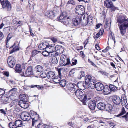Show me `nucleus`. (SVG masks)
I'll list each match as a JSON object with an SVG mask.
<instances>
[{
  "label": "nucleus",
  "mask_w": 128,
  "mask_h": 128,
  "mask_svg": "<svg viewBox=\"0 0 128 128\" xmlns=\"http://www.w3.org/2000/svg\"><path fill=\"white\" fill-rule=\"evenodd\" d=\"M126 16L120 15L117 18V22L122 35H124L126 32V30L128 28V18Z\"/></svg>",
  "instance_id": "1"
},
{
  "label": "nucleus",
  "mask_w": 128,
  "mask_h": 128,
  "mask_svg": "<svg viewBox=\"0 0 128 128\" xmlns=\"http://www.w3.org/2000/svg\"><path fill=\"white\" fill-rule=\"evenodd\" d=\"M90 92L88 90L86 94H84L83 92L79 90H77L75 92V94L76 96L82 102L84 105H86L87 97L89 96L88 93H90Z\"/></svg>",
  "instance_id": "2"
},
{
  "label": "nucleus",
  "mask_w": 128,
  "mask_h": 128,
  "mask_svg": "<svg viewBox=\"0 0 128 128\" xmlns=\"http://www.w3.org/2000/svg\"><path fill=\"white\" fill-rule=\"evenodd\" d=\"M58 20L62 23L65 25H70V20L68 16H64L63 15V13L58 19Z\"/></svg>",
  "instance_id": "3"
},
{
  "label": "nucleus",
  "mask_w": 128,
  "mask_h": 128,
  "mask_svg": "<svg viewBox=\"0 0 128 128\" xmlns=\"http://www.w3.org/2000/svg\"><path fill=\"white\" fill-rule=\"evenodd\" d=\"M60 62V66H62L70 64V59L68 58H66V56L64 54L61 56Z\"/></svg>",
  "instance_id": "4"
},
{
  "label": "nucleus",
  "mask_w": 128,
  "mask_h": 128,
  "mask_svg": "<svg viewBox=\"0 0 128 128\" xmlns=\"http://www.w3.org/2000/svg\"><path fill=\"white\" fill-rule=\"evenodd\" d=\"M81 18L80 16H76L72 19V22L70 26L72 28H74L75 26H78L81 22Z\"/></svg>",
  "instance_id": "5"
},
{
  "label": "nucleus",
  "mask_w": 128,
  "mask_h": 128,
  "mask_svg": "<svg viewBox=\"0 0 128 128\" xmlns=\"http://www.w3.org/2000/svg\"><path fill=\"white\" fill-rule=\"evenodd\" d=\"M104 4L107 8H110L112 11H114L118 8L114 6L113 3L110 0H106L104 2Z\"/></svg>",
  "instance_id": "6"
},
{
  "label": "nucleus",
  "mask_w": 128,
  "mask_h": 128,
  "mask_svg": "<svg viewBox=\"0 0 128 128\" xmlns=\"http://www.w3.org/2000/svg\"><path fill=\"white\" fill-rule=\"evenodd\" d=\"M30 113L31 116V118L32 120V126H34L35 124L37 122L39 118V115L36 112L32 110H30Z\"/></svg>",
  "instance_id": "7"
},
{
  "label": "nucleus",
  "mask_w": 128,
  "mask_h": 128,
  "mask_svg": "<svg viewBox=\"0 0 128 128\" xmlns=\"http://www.w3.org/2000/svg\"><path fill=\"white\" fill-rule=\"evenodd\" d=\"M55 50L54 44L48 45L46 50L49 53V56H51L52 55H54V54L57 53L56 51H55Z\"/></svg>",
  "instance_id": "8"
},
{
  "label": "nucleus",
  "mask_w": 128,
  "mask_h": 128,
  "mask_svg": "<svg viewBox=\"0 0 128 128\" xmlns=\"http://www.w3.org/2000/svg\"><path fill=\"white\" fill-rule=\"evenodd\" d=\"M83 17V22L85 26L88 24L90 26L92 24V17L90 16H88L86 18L84 16H82Z\"/></svg>",
  "instance_id": "9"
},
{
  "label": "nucleus",
  "mask_w": 128,
  "mask_h": 128,
  "mask_svg": "<svg viewBox=\"0 0 128 128\" xmlns=\"http://www.w3.org/2000/svg\"><path fill=\"white\" fill-rule=\"evenodd\" d=\"M17 90V88H12L9 91V93L11 94L10 98L12 101H14L15 100L16 96H15L16 94Z\"/></svg>",
  "instance_id": "10"
},
{
  "label": "nucleus",
  "mask_w": 128,
  "mask_h": 128,
  "mask_svg": "<svg viewBox=\"0 0 128 128\" xmlns=\"http://www.w3.org/2000/svg\"><path fill=\"white\" fill-rule=\"evenodd\" d=\"M23 74H22V76L25 77L28 76L30 75H32L33 74V72L32 67L30 66L28 67L24 73L23 72Z\"/></svg>",
  "instance_id": "11"
},
{
  "label": "nucleus",
  "mask_w": 128,
  "mask_h": 128,
  "mask_svg": "<svg viewBox=\"0 0 128 128\" xmlns=\"http://www.w3.org/2000/svg\"><path fill=\"white\" fill-rule=\"evenodd\" d=\"M76 12L80 15L83 14L85 12L84 7L82 5L77 6L76 8Z\"/></svg>",
  "instance_id": "12"
},
{
  "label": "nucleus",
  "mask_w": 128,
  "mask_h": 128,
  "mask_svg": "<svg viewBox=\"0 0 128 128\" xmlns=\"http://www.w3.org/2000/svg\"><path fill=\"white\" fill-rule=\"evenodd\" d=\"M16 60L14 57L10 56L8 60V64L9 66L13 68L15 64Z\"/></svg>",
  "instance_id": "13"
},
{
  "label": "nucleus",
  "mask_w": 128,
  "mask_h": 128,
  "mask_svg": "<svg viewBox=\"0 0 128 128\" xmlns=\"http://www.w3.org/2000/svg\"><path fill=\"white\" fill-rule=\"evenodd\" d=\"M21 118L22 119L25 121L29 120L31 118V116L26 112H24L21 114Z\"/></svg>",
  "instance_id": "14"
},
{
  "label": "nucleus",
  "mask_w": 128,
  "mask_h": 128,
  "mask_svg": "<svg viewBox=\"0 0 128 128\" xmlns=\"http://www.w3.org/2000/svg\"><path fill=\"white\" fill-rule=\"evenodd\" d=\"M12 48V49L10 51V54L16 52L19 50L18 46L17 45V43L15 42L13 45L10 47V48Z\"/></svg>",
  "instance_id": "15"
},
{
  "label": "nucleus",
  "mask_w": 128,
  "mask_h": 128,
  "mask_svg": "<svg viewBox=\"0 0 128 128\" xmlns=\"http://www.w3.org/2000/svg\"><path fill=\"white\" fill-rule=\"evenodd\" d=\"M87 84L84 83V82H79L77 84L78 87L82 90H84L87 88L88 86Z\"/></svg>",
  "instance_id": "16"
},
{
  "label": "nucleus",
  "mask_w": 128,
  "mask_h": 128,
  "mask_svg": "<svg viewBox=\"0 0 128 128\" xmlns=\"http://www.w3.org/2000/svg\"><path fill=\"white\" fill-rule=\"evenodd\" d=\"M96 81L94 79H93V80L90 81L88 84H88L87 86L89 88L92 89L95 87V86H96Z\"/></svg>",
  "instance_id": "17"
},
{
  "label": "nucleus",
  "mask_w": 128,
  "mask_h": 128,
  "mask_svg": "<svg viewBox=\"0 0 128 128\" xmlns=\"http://www.w3.org/2000/svg\"><path fill=\"white\" fill-rule=\"evenodd\" d=\"M96 103L94 100L90 101L88 104V107L91 110H94L96 106Z\"/></svg>",
  "instance_id": "18"
},
{
  "label": "nucleus",
  "mask_w": 128,
  "mask_h": 128,
  "mask_svg": "<svg viewBox=\"0 0 128 128\" xmlns=\"http://www.w3.org/2000/svg\"><path fill=\"white\" fill-rule=\"evenodd\" d=\"M95 87L96 90L100 91H102L104 88V85L100 82H97L96 84Z\"/></svg>",
  "instance_id": "19"
},
{
  "label": "nucleus",
  "mask_w": 128,
  "mask_h": 128,
  "mask_svg": "<svg viewBox=\"0 0 128 128\" xmlns=\"http://www.w3.org/2000/svg\"><path fill=\"white\" fill-rule=\"evenodd\" d=\"M58 54L57 53L54 54V55H52L51 56H49L51 58L50 60L54 64H56L58 62L57 58L56 57V56H58Z\"/></svg>",
  "instance_id": "20"
},
{
  "label": "nucleus",
  "mask_w": 128,
  "mask_h": 128,
  "mask_svg": "<svg viewBox=\"0 0 128 128\" xmlns=\"http://www.w3.org/2000/svg\"><path fill=\"white\" fill-rule=\"evenodd\" d=\"M48 43L47 42L42 43L40 44L38 46V48L41 50H43L44 49H47Z\"/></svg>",
  "instance_id": "21"
},
{
  "label": "nucleus",
  "mask_w": 128,
  "mask_h": 128,
  "mask_svg": "<svg viewBox=\"0 0 128 128\" xmlns=\"http://www.w3.org/2000/svg\"><path fill=\"white\" fill-rule=\"evenodd\" d=\"M26 102L20 101L18 102V104L21 108H26L28 107V104L26 103Z\"/></svg>",
  "instance_id": "22"
},
{
  "label": "nucleus",
  "mask_w": 128,
  "mask_h": 128,
  "mask_svg": "<svg viewBox=\"0 0 128 128\" xmlns=\"http://www.w3.org/2000/svg\"><path fill=\"white\" fill-rule=\"evenodd\" d=\"M112 101L114 104H118L120 103L121 100L119 97L115 96L113 98Z\"/></svg>",
  "instance_id": "23"
},
{
  "label": "nucleus",
  "mask_w": 128,
  "mask_h": 128,
  "mask_svg": "<svg viewBox=\"0 0 128 128\" xmlns=\"http://www.w3.org/2000/svg\"><path fill=\"white\" fill-rule=\"evenodd\" d=\"M97 107L99 109L103 110L105 108L106 104L103 102H101L98 103L97 104Z\"/></svg>",
  "instance_id": "24"
},
{
  "label": "nucleus",
  "mask_w": 128,
  "mask_h": 128,
  "mask_svg": "<svg viewBox=\"0 0 128 128\" xmlns=\"http://www.w3.org/2000/svg\"><path fill=\"white\" fill-rule=\"evenodd\" d=\"M55 74L52 71H49L47 72V78L49 79H53L55 77Z\"/></svg>",
  "instance_id": "25"
},
{
  "label": "nucleus",
  "mask_w": 128,
  "mask_h": 128,
  "mask_svg": "<svg viewBox=\"0 0 128 128\" xmlns=\"http://www.w3.org/2000/svg\"><path fill=\"white\" fill-rule=\"evenodd\" d=\"M5 5L4 8L7 10H10L12 8V6L8 0H6L5 2Z\"/></svg>",
  "instance_id": "26"
},
{
  "label": "nucleus",
  "mask_w": 128,
  "mask_h": 128,
  "mask_svg": "<svg viewBox=\"0 0 128 128\" xmlns=\"http://www.w3.org/2000/svg\"><path fill=\"white\" fill-rule=\"evenodd\" d=\"M15 126L16 127H20L22 126L23 124L22 120H16L14 122Z\"/></svg>",
  "instance_id": "27"
},
{
  "label": "nucleus",
  "mask_w": 128,
  "mask_h": 128,
  "mask_svg": "<svg viewBox=\"0 0 128 128\" xmlns=\"http://www.w3.org/2000/svg\"><path fill=\"white\" fill-rule=\"evenodd\" d=\"M104 92V94H108L110 92V86H104V88L102 90Z\"/></svg>",
  "instance_id": "28"
},
{
  "label": "nucleus",
  "mask_w": 128,
  "mask_h": 128,
  "mask_svg": "<svg viewBox=\"0 0 128 128\" xmlns=\"http://www.w3.org/2000/svg\"><path fill=\"white\" fill-rule=\"evenodd\" d=\"M20 101L24 102H27L28 100L27 97L26 95L23 94H21L20 95Z\"/></svg>",
  "instance_id": "29"
},
{
  "label": "nucleus",
  "mask_w": 128,
  "mask_h": 128,
  "mask_svg": "<svg viewBox=\"0 0 128 128\" xmlns=\"http://www.w3.org/2000/svg\"><path fill=\"white\" fill-rule=\"evenodd\" d=\"M120 102L122 106H126L127 103V99L126 97L124 96H122L120 98Z\"/></svg>",
  "instance_id": "30"
},
{
  "label": "nucleus",
  "mask_w": 128,
  "mask_h": 128,
  "mask_svg": "<svg viewBox=\"0 0 128 128\" xmlns=\"http://www.w3.org/2000/svg\"><path fill=\"white\" fill-rule=\"evenodd\" d=\"M21 66L19 64H17L15 66L14 69L15 71L18 73H20L22 69Z\"/></svg>",
  "instance_id": "31"
},
{
  "label": "nucleus",
  "mask_w": 128,
  "mask_h": 128,
  "mask_svg": "<svg viewBox=\"0 0 128 128\" xmlns=\"http://www.w3.org/2000/svg\"><path fill=\"white\" fill-rule=\"evenodd\" d=\"M47 15L50 18H53L54 16V14L52 11H48L47 12Z\"/></svg>",
  "instance_id": "32"
},
{
  "label": "nucleus",
  "mask_w": 128,
  "mask_h": 128,
  "mask_svg": "<svg viewBox=\"0 0 128 128\" xmlns=\"http://www.w3.org/2000/svg\"><path fill=\"white\" fill-rule=\"evenodd\" d=\"M93 79L91 76L89 75H87L85 78V82L88 84L90 81L93 80Z\"/></svg>",
  "instance_id": "33"
},
{
  "label": "nucleus",
  "mask_w": 128,
  "mask_h": 128,
  "mask_svg": "<svg viewBox=\"0 0 128 128\" xmlns=\"http://www.w3.org/2000/svg\"><path fill=\"white\" fill-rule=\"evenodd\" d=\"M112 106L110 104H108L106 105L105 108L104 109H105L106 111L110 112L112 110Z\"/></svg>",
  "instance_id": "34"
},
{
  "label": "nucleus",
  "mask_w": 128,
  "mask_h": 128,
  "mask_svg": "<svg viewBox=\"0 0 128 128\" xmlns=\"http://www.w3.org/2000/svg\"><path fill=\"white\" fill-rule=\"evenodd\" d=\"M35 69L37 72H42L43 70L42 66L40 65L36 66L35 67Z\"/></svg>",
  "instance_id": "35"
},
{
  "label": "nucleus",
  "mask_w": 128,
  "mask_h": 128,
  "mask_svg": "<svg viewBox=\"0 0 128 128\" xmlns=\"http://www.w3.org/2000/svg\"><path fill=\"white\" fill-rule=\"evenodd\" d=\"M48 126H46L42 123H39L35 128H48Z\"/></svg>",
  "instance_id": "36"
},
{
  "label": "nucleus",
  "mask_w": 128,
  "mask_h": 128,
  "mask_svg": "<svg viewBox=\"0 0 128 128\" xmlns=\"http://www.w3.org/2000/svg\"><path fill=\"white\" fill-rule=\"evenodd\" d=\"M85 75L84 72H80L78 74V78L79 79H80L82 77H84Z\"/></svg>",
  "instance_id": "37"
},
{
  "label": "nucleus",
  "mask_w": 128,
  "mask_h": 128,
  "mask_svg": "<svg viewBox=\"0 0 128 128\" xmlns=\"http://www.w3.org/2000/svg\"><path fill=\"white\" fill-rule=\"evenodd\" d=\"M110 90L113 92H115L117 88L115 86L110 84Z\"/></svg>",
  "instance_id": "38"
},
{
  "label": "nucleus",
  "mask_w": 128,
  "mask_h": 128,
  "mask_svg": "<svg viewBox=\"0 0 128 128\" xmlns=\"http://www.w3.org/2000/svg\"><path fill=\"white\" fill-rule=\"evenodd\" d=\"M60 78L59 77H56L53 79L54 82L56 83H59L60 81Z\"/></svg>",
  "instance_id": "39"
},
{
  "label": "nucleus",
  "mask_w": 128,
  "mask_h": 128,
  "mask_svg": "<svg viewBox=\"0 0 128 128\" xmlns=\"http://www.w3.org/2000/svg\"><path fill=\"white\" fill-rule=\"evenodd\" d=\"M126 113V112L124 108L123 107L122 109V111L119 114L117 115L116 116L117 117H119L120 116H121L125 114Z\"/></svg>",
  "instance_id": "40"
},
{
  "label": "nucleus",
  "mask_w": 128,
  "mask_h": 128,
  "mask_svg": "<svg viewBox=\"0 0 128 128\" xmlns=\"http://www.w3.org/2000/svg\"><path fill=\"white\" fill-rule=\"evenodd\" d=\"M59 84L60 86L62 87H64L65 86L66 82L64 80H60Z\"/></svg>",
  "instance_id": "41"
},
{
  "label": "nucleus",
  "mask_w": 128,
  "mask_h": 128,
  "mask_svg": "<svg viewBox=\"0 0 128 128\" xmlns=\"http://www.w3.org/2000/svg\"><path fill=\"white\" fill-rule=\"evenodd\" d=\"M72 87H75V86L72 84H68L66 85V87L67 89L69 90H70V88Z\"/></svg>",
  "instance_id": "42"
},
{
  "label": "nucleus",
  "mask_w": 128,
  "mask_h": 128,
  "mask_svg": "<svg viewBox=\"0 0 128 128\" xmlns=\"http://www.w3.org/2000/svg\"><path fill=\"white\" fill-rule=\"evenodd\" d=\"M15 124L13 122H10L9 124V127L10 128H15Z\"/></svg>",
  "instance_id": "43"
},
{
  "label": "nucleus",
  "mask_w": 128,
  "mask_h": 128,
  "mask_svg": "<svg viewBox=\"0 0 128 128\" xmlns=\"http://www.w3.org/2000/svg\"><path fill=\"white\" fill-rule=\"evenodd\" d=\"M51 40L53 42L55 43L56 42H58L59 40L57 38L55 37H52L51 38Z\"/></svg>",
  "instance_id": "44"
},
{
  "label": "nucleus",
  "mask_w": 128,
  "mask_h": 128,
  "mask_svg": "<svg viewBox=\"0 0 128 128\" xmlns=\"http://www.w3.org/2000/svg\"><path fill=\"white\" fill-rule=\"evenodd\" d=\"M42 54L44 56H49V53L48 52V50L44 51L42 52Z\"/></svg>",
  "instance_id": "45"
},
{
  "label": "nucleus",
  "mask_w": 128,
  "mask_h": 128,
  "mask_svg": "<svg viewBox=\"0 0 128 128\" xmlns=\"http://www.w3.org/2000/svg\"><path fill=\"white\" fill-rule=\"evenodd\" d=\"M12 36L10 34H9L8 35L6 39V45L7 44V43L12 38Z\"/></svg>",
  "instance_id": "46"
},
{
  "label": "nucleus",
  "mask_w": 128,
  "mask_h": 128,
  "mask_svg": "<svg viewBox=\"0 0 128 128\" xmlns=\"http://www.w3.org/2000/svg\"><path fill=\"white\" fill-rule=\"evenodd\" d=\"M40 76L44 78L47 77V73L46 74L44 72L40 74Z\"/></svg>",
  "instance_id": "47"
},
{
  "label": "nucleus",
  "mask_w": 128,
  "mask_h": 128,
  "mask_svg": "<svg viewBox=\"0 0 128 128\" xmlns=\"http://www.w3.org/2000/svg\"><path fill=\"white\" fill-rule=\"evenodd\" d=\"M38 53V52L36 50H34L32 52V54L31 55V56L33 57L34 56Z\"/></svg>",
  "instance_id": "48"
},
{
  "label": "nucleus",
  "mask_w": 128,
  "mask_h": 128,
  "mask_svg": "<svg viewBox=\"0 0 128 128\" xmlns=\"http://www.w3.org/2000/svg\"><path fill=\"white\" fill-rule=\"evenodd\" d=\"M60 48L59 49V52L60 53H62L64 51V48L62 46H60Z\"/></svg>",
  "instance_id": "49"
},
{
  "label": "nucleus",
  "mask_w": 128,
  "mask_h": 128,
  "mask_svg": "<svg viewBox=\"0 0 128 128\" xmlns=\"http://www.w3.org/2000/svg\"><path fill=\"white\" fill-rule=\"evenodd\" d=\"M5 91L0 88V96L2 95L5 94Z\"/></svg>",
  "instance_id": "50"
},
{
  "label": "nucleus",
  "mask_w": 128,
  "mask_h": 128,
  "mask_svg": "<svg viewBox=\"0 0 128 128\" xmlns=\"http://www.w3.org/2000/svg\"><path fill=\"white\" fill-rule=\"evenodd\" d=\"M110 24L109 23H107V22L106 24L104 25L105 27L106 28H108L109 29L110 28Z\"/></svg>",
  "instance_id": "51"
},
{
  "label": "nucleus",
  "mask_w": 128,
  "mask_h": 128,
  "mask_svg": "<svg viewBox=\"0 0 128 128\" xmlns=\"http://www.w3.org/2000/svg\"><path fill=\"white\" fill-rule=\"evenodd\" d=\"M60 45H58L56 46L54 45V48H55V51H58L59 50V49L60 48Z\"/></svg>",
  "instance_id": "52"
},
{
  "label": "nucleus",
  "mask_w": 128,
  "mask_h": 128,
  "mask_svg": "<svg viewBox=\"0 0 128 128\" xmlns=\"http://www.w3.org/2000/svg\"><path fill=\"white\" fill-rule=\"evenodd\" d=\"M110 38H112L113 40L114 41V42H115V38L114 37L113 34H112V33L110 34Z\"/></svg>",
  "instance_id": "53"
},
{
  "label": "nucleus",
  "mask_w": 128,
  "mask_h": 128,
  "mask_svg": "<svg viewBox=\"0 0 128 128\" xmlns=\"http://www.w3.org/2000/svg\"><path fill=\"white\" fill-rule=\"evenodd\" d=\"M104 32V30L103 29L101 28L99 32L98 33L100 34V35L101 36L103 34Z\"/></svg>",
  "instance_id": "54"
},
{
  "label": "nucleus",
  "mask_w": 128,
  "mask_h": 128,
  "mask_svg": "<svg viewBox=\"0 0 128 128\" xmlns=\"http://www.w3.org/2000/svg\"><path fill=\"white\" fill-rule=\"evenodd\" d=\"M67 4H74V2L73 0H70L68 2Z\"/></svg>",
  "instance_id": "55"
},
{
  "label": "nucleus",
  "mask_w": 128,
  "mask_h": 128,
  "mask_svg": "<svg viewBox=\"0 0 128 128\" xmlns=\"http://www.w3.org/2000/svg\"><path fill=\"white\" fill-rule=\"evenodd\" d=\"M88 61L92 66H94L95 67L96 66V65L94 64V63L92 62L90 59H88Z\"/></svg>",
  "instance_id": "56"
},
{
  "label": "nucleus",
  "mask_w": 128,
  "mask_h": 128,
  "mask_svg": "<svg viewBox=\"0 0 128 128\" xmlns=\"http://www.w3.org/2000/svg\"><path fill=\"white\" fill-rule=\"evenodd\" d=\"M122 117L124 118L125 120H127V118H128V112L125 115L122 116Z\"/></svg>",
  "instance_id": "57"
},
{
  "label": "nucleus",
  "mask_w": 128,
  "mask_h": 128,
  "mask_svg": "<svg viewBox=\"0 0 128 128\" xmlns=\"http://www.w3.org/2000/svg\"><path fill=\"white\" fill-rule=\"evenodd\" d=\"M0 1L1 4H2V8H4L5 5H4L5 4H4V0H0Z\"/></svg>",
  "instance_id": "58"
},
{
  "label": "nucleus",
  "mask_w": 128,
  "mask_h": 128,
  "mask_svg": "<svg viewBox=\"0 0 128 128\" xmlns=\"http://www.w3.org/2000/svg\"><path fill=\"white\" fill-rule=\"evenodd\" d=\"M74 73V71L73 70H71L69 73V75L70 76H72V75Z\"/></svg>",
  "instance_id": "59"
},
{
  "label": "nucleus",
  "mask_w": 128,
  "mask_h": 128,
  "mask_svg": "<svg viewBox=\"0 0 128 128\" xmlns=\"http://www.w3.org/2000/svg\"><path fill=\"white\" fill-rule=\"evenodd\" d=\"M77 62V60H73L72 62V64L73 65H75L76 64Z\"/></svg>",
  "instance_id": "60"
},
{
  "label": "nucleus",
  "mask_w": 128,
  "mask_h": 128,
  "mask_svg": "<svg viewBox=\"0 0 128 128\" xmlns=\"http://www.w3.org/2000/svg\"><path fill=\"white\" fill-rule=\"evenodd\" d=\"M9 73L8 72H4L3 74L4 75L6 76H9Z\"/></svg>",
  "instance_id": "61"
},
{
  "label": "nucleus",
  "mask_w": 128,
  "mask_h": 128,
  "mask_svg": "<svg viewBox=\"0 0 128 128\" xmlns=\"http://www.w3.org/2000/svg\"><path fill=\"white\" fill-rule=\"evenodd\" d=\"M0 112L5 115L6 114V111L3 109H0Z\"/></svg>",
  "instance_id": "62"
},
{
  "label": "nucleus",
  "mask_w": 128,
  "mask_h": 128,
  "mask_svg": "<svg viewBox=\"0 0 128 128\" xmlns=\"http://www.w3.org/2000/svg\"><path fill=\"white\" fill-rule=\"evenodd\" d=\"M88 43V39H87L84 42V47H85V46L86 45V44Z\"/></svg>",
  "instance_id": "63"
},
{
  "label": "nucleus",
  "mask_w": 128,
  "mask_h": 128,
  "mask_svg": "<svg viewBox=\"0 0 128 128\" xmlns=\"http://www.w3.org/2000/svg\"><path fill=\"white\" fill-rule=\"evenodd\" d=\"M75 87H72L71 88L70 90H69L70 92H74L75 90V88H74Z\"/></svg>",
  "instance_id": "64"
}]
</instances>
